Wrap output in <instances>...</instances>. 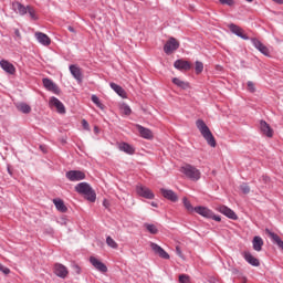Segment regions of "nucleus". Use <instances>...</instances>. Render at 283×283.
Segmentation results:
<instances>
[{"instance_id": "nucleus-1", "label": "nucleus", "mask_w": 283, "mask_h": 283, "mask_svg": "<svg viewBox=\"0 0 283 283\" xmlns=\"http://www.w3.org/2000/svg\"><path fill=\"white\" fill-rule=\"evenodd\" d=\"M197 128L199 129L201 136L205 138L207 144L210 147H216V137H213V133H211V129H209V126L205 123L202 119H197L196 122Z\"/></svg>"}, {"instance_id": "nucleus-2", "label": "nucleus", "mask_w": 283, "mask_h": 283, "mask_svg": "<svg viewBox=\"0 0 283 283\" xmlns=\"http://www.w3.org/2000/svg\"><path fill=\"white\" fill-rule=\"evenodd\" d=\"M75 191L84 196L88 202H96V192L87 182H80L75 186Z\"/></svg>"}, {"instance_id": "nucleus-3", "label": "nucleus", "mask_w": 283, "mask_h": 283, "mask_svg": "<svg viewBox=\"0 0 283 283\" xmlns=\"http://www.w3.org/2000/svg\"><path fill=\"white\" fill-rule=\"evenodd\" d=\"M181 171H182V174H185V176L187 178H189L190 180H193V181H198V179L201 176L198 168H196L195 166H191V165H186V166L181 167Z\"/></svg>"}, {"instance_id": "nucleus-4", "label": "nucleus", "mask_w": 283, "mask_h": 283, "mask_svg": "<svg viewBox=\"0 0 283 283\" xmlns=\"http://www.w3.org/2000/svg\"><path fill=\"white\" fill-rule=\"evenodd\" d=\"M136 192L138 196H140V198H145L146 200H154L156 198L154 191H151V189L143 185L136 186Z\"/></svg>"}, {"instance_id": "nucleus-5", "label": "nucleus", "mask_w": 283, "mask_h": 283, "mask_svg": "<svg viewBox=\"0 0 283 283\" xmlns=\"http://www.w3.org/2000/svg\"><path fill=\"white\" fill-rule=\"evenodd\" d=\"M178 48H180V43L176 41V38H170L164 45V52L169 56L174 54Z\"/></svg>"}, {"instance_id": "nucleus-6", "label": "nucleus", "mask_w": 283, "mask_h": 283, "mask_svg": "<svg viewBox=\"0 0 283 283\" xmlns=\"http://www.w3.org/2000/svg\"><path fill=\"white\" fill-rule=\"evenodd\" d=\"M65 176L70 182H78L81 180H85V172L81 170H69L66 171Z\"/></svg>"}, {"instance_id": "nucleus-7", "label": "nucleus", "mask_w": 283, "mask_h": 283, "mask_svg": "<svg viewBox=\"0 0 283 283\" xmlns=\"http://www.w3.org/2000/svg\"><path fill=\"white\" fill-rule=\"evenodd\" d=\"M53 272L57 277H61L62 280H65L69 275L67 268L61 263H55L53 268Z\"/></svg>"}, {"instance_id": "nucleus-8", "label": "nucleus", "mask_w": 283, "mask_h": 283, "mask_svg": "<svg viewBox=\"0 0 283 283\" xmlns=\"http://www.w3.org/2000/svg\"><path fill=\"white\" fill-rule=\"evenodd\" d=\"M42 83L45 90H48V92H53V94H59L61 92V88H59V86L48 77H44L42 80Z\"/></svg>"}, {"instance_id": "nucleus-9", "label": "nucleus", "mask_w": 283, "mask_h": 283, "mask_svg": "<svg viewBox=\"0 0 283 283\" xmlns=\"http://www.w3.org/2000/svg\"><path fill=\"white\" fill-rule=\"evenodd\" d=\"M217 211H219V213H222L223 216H226V218H229L230 220H238V214H235V211L227 206H220L219 208H217Z\"/></svg>"}, {"instance_id": "nucleus-10", "label": "nucleus", "mask_w": 283, "mask_h": 283, "mask_svg": "<svg viewBox=\"0 0 283 283\" xmlns=\"http://www.w3.org/2000/svg\"><path fill=\"white\" fill-rule=\"evenodd\" d=\"M228 28L230 32H232V34H235L240 39H243V41H249V38L247 36V34H244V32L242 31V28L238 27V24L230 23Z\"/></svg>"}, {"instance_id": "nucleus-11", "label": "nucleus", "mask_w": 283, "mask_h": 283, "mask_svg": "<svg viewBox=\"0 0 283 283\" xmlns=\"http://www.w3.org/2000/svg\"><path fill=\"white\" fill-rule=\"evenodd\" d=\"M69 70L77 83H83V73L81 72V67L75 64H71Z\"/></svg>"}, {"instance_id": "nucleus-12", "label": "nucleus", "mask_w": 283, "mask_h": 283, "mask_svg": "<svg viewBox=\"0 0 283 283\" xmlns=\"http://www.w3.org/2000/svg\"><path fill=\"white\" fill-rule=\"evenodd\" d=\"M150 249H153L154 253L159 255V258H163V260H169V253H167V251H165V249H163L157 243L151 242Z\"/></svg>"}, {"instance_id": "nucleus-13", "label": "nucleus", "mask_w": 283, "mask_h": 283, "mask_svg": "<svg viewBox=\"0 0 283 283\" xmlns=\"http://www.w3.org/2000/svg\"><path fill=\"white\" fill-rule=\"evenodd\" d=\"M136 129L139 132L142 138H145L146 140H151V138H154V133H151V129L145 128L140 124H136Z\"/></svg>"}, {"instance_id": "nucleus-14", "label": "nucleus", "mask_w": 283, "mask_h": 283, "mask_svg": "<svg viewBox=\"0 0 283 283\" xmlns=\"http://www.w3.org/2000/svg\"><path fill=\"white\" fill-rule=\"evenodd\" d=\"M160 193L166 200H170V202H178V195L174 192L171 189H160Z\"/></svg>"}, {"instance_id": "nucleus-15", "label": "nucleus", "mask_w": 283, "mask_h": 283, "mask_svg": "<svg viewBox=\"0 0 283 283\" xmlns=\"http://www.w3.org/2000/svg\"><path fill=\"white\" fill-rule=\"evenodd\" d=\"M90 262H91L92 266H94V269H96L101 273H107V265H105V263L101 262L95 256H91Z\"/></svg>"}, {"instance_id": "nucleus-16", "label": "nucleus", "mask_w": 283, "mask_h": 283, "mask_svg": "<svg viewBox=\"0 0 283 283\" xmlns=\"http://www.w3.org/2000/svg\"><path fill=\"white\" fill-rule=\"evenodd\" d=\"M260 130L268 138H273V128L265 120L260 122Z\"/></svg>"}, {"instance_id": "nucleus-17", "label": "nucleus", "mask_w": 283, "mask_h": 283, "mask_svg": "<svg viewBox=\"0 0 283 283\" xmlns=\"http://www.w3.org/2000/svg\"><path fill=\"white\" fill-rule=\"evenodd\" d=\"M252 45L261 52V54H264V56H269V48L264 45L260 40L253 38L252 40Z\"/></svg>"}, {"instance_id": "nucleus-18", "label": "nucleus", "mask_w": 283, "mask_h": 283, "mask_svg": "<svg viewBox=\"0 0 283 283\" xmlns=\"http://www.w3.org/2000/svg\"><path fill=\"white\" fill-rule=\"evenodd\" d=\"M118 149L119 151H124V154H128V156H134L136 154V148L125 142L118 144Z\"/></svg>"}, {"instance_id": "nucleus-19", "label": "nucleus", "mask_w": 283, "mask_h": 283, "mask_svg": "<svg viewBox=\"0 0 283 283\" xmlns=\"http://www.w3.org/2000/svg\"><path fill=\"white\" fill-rule=\"evenodd\" d=\"M0 67H2V70L7 72V74H14L17 72V67H14V64L10 63L8 60H1Z\"/></svg>"}, {"instance_id": "nucleus-20", "label": "nucleus", "mask_w": 283, "mask_h": 283, "mask_svg": "<svg viewBox=\"0 0 283 283\" xmlns=\"http://www.w3.org/2000/svg\"><path fill=\"white\" fill-rule=\"evenodd\" d=\"M174 67H176V70H184L185 72H189V70H191V63L185 60H176Z\"/></svg>"}, {"instance_id": "nucleus-21", "label": "nucleus", "mask_w": 283, "mask_h": 283, "mask_svg": "<svg viewBox=\"0 0 283 283\" xmlns=\"http://www.w3.org/2000/svg\"><path fill=\"white\" fill-rule=\"evenodd\" d=\"M195 212L198 213L199 216H202V218L210 219L213 216V211L202 206L195 207Z\"/></svg>"}, {"instance_id": "nucleus-22", "label": "nucleus", "mask_w": 283, "mask_h": 283, "mask_svg": "<svg viewBox=\"0 0 283 283\" xmlns=\"http://www.w3.org/2000/svg\"><path fill=\"white\" fill-rule=\"evenodd\" d=\"M35 39L36 41H39L41 43V45H50V43H52V40L50 39V36H48V34L43 33V32H36L35 33Z\"/></svg>"}, {"instance_id": "nucleus-23", "label": "nucleus", "mask_w": 283, "mask_h": 283, "mask_svg": "<svg viewBox=\"0 0 283 283\" xmlns=\"http://www.w3.org/2000/svg\"><path fill=\"white\" fill-rule=\"evenodd\" d=\"M50 104L53 105V107H56L59 114H65V105H63L59 98L52 97Z\"/></svg>"}, {"instance_id": "nucleus-24", "label": "nucleus", "mask_w": 283, "mask_h": 283, "mask_svg": "<svg viewBox=\"0 0 283 283\" xmlns=\"http://www.w3.org/2000/svg\"><path fill=\"white\" fill-rule=\"evenodd\" d=\"M243 258L248 264H251V266H259L260 260H258L251 252H244Z\"/></svg>"}, {"instance_id": "nucleus-25", "label": "nucleus", "mask_w": 283, "mask_h": 283, "mask_svg": "<svg viewBox=\"0 0 283 283\" xmlns=\"http://www.w3.org/2000/svg\"><path fill=\"white\" fill-rule=\"evenodd\" d=\"M109 85H111V88L114 90L116 94H118V96H120L122 98H127V92H125L124 87H122L120 85L114 82H112Z\"/></svg>"}, {"instance_id": "nucleus-26", "label": "nucleus", "mask_w": 283, "mask_h": 283, "mask_svg": "<svg viewBox=\"0 0 283 283\" xmlns=\"http://www.w3.org/2000/svg\"><path fill=\"white\" fill-rule=\"evenodd\" d=\"M53 205L61 213H67V206H65V202L62 199H53Z\"/></svg>"}, {"instance_id": "nucleus-27", "label": "nucleus", "mask_w": 283, "mask_h": 283, "mask_svg": "<svg viewBox=\"0 0 283 283\" xmlns=\"http://www.w3.org/2000/svg\"><path fill=\"white\" fill-rule=\"evenodd\" d=\"M13 10H15V12L20 13L21 17H23L28 13V7L23 6L21 2H14Z\"/></svg>"}, {"instance_id": "nucleus-28", "label": "nucleus", "mask_w": 283, "mask_h": 283, "mask_svg": "<svg viewBox=\"0 0 283 283\" xmlns=\"http://www.w3.org/2000/svg\"><path fill=\"white\" fill-rule=\"evenodd\" d=\"M254 251H262V247H264V241L261 237H254L252 240Z\"/></svg>"}, {"instance_id": "nucleus-29", "label": "nucleus", "mask_w": 283, "mask_h": 283, "mask_svg": "<svg viewBox=\"0 0 283 283\" xmlns=\"http://www.w3.org/2000/svg\"><path fill=\"white\" fill-rule=\"evenodd\" d=\"M172 83L180 87L181 90H189V82H185L178 77L172 78Z\"/></svg>"}, {"instance_id": "nucleus-30", "label": "nucleus", "mask_w": 283, "mask_h": 283, "mask_svg": "<svg viewBox=\"0 0 283 283\" xmlns=\"http://www.w3.org/2000/svg\"><path fill=\"white\" fill-rule=\"evenodd\" d=\"M18 112H21L22 114H30L32 112V107L28 105L27 103H20L17 105Z\"/></svg>"}, {"instance_id": "nucleus-31", "label": "nucleus", "mask_w": 283, "mask_h": 283, "mask_svg": "<svg viewBox=\"0 0 283 283\" xmlns=\"http://www.w3.org/2000/svg\"><path fill=\"white\" fill-rule=\"evenodd\" d=\"M144 227L148 233H151V235H156V233H158V228L154 223H144Z\"/></svg>"}, {"instance_id": "nucleus-32", "label": "nucleus", "mask_w": 283, "mask_h": 283, "mask_svg": "<svg viewBox=\"0 0 283 283\" xmlns=\"http://www.w3.org/2000/svg\"><path fill=\"white\" fill-rule=\"evenodd\" d=\"M27 14H29L32 21H39V15L36 14V10H34L31 6H28Z\"/></svg>"}, {"instance_id": "nucleus-33", "label": "nucleus", "mask_w": 283, "mask_h": 283, "mask_svg": "<svg viewBox=\"0 0 283 283\" xmlns=\"http://www.w3.org/2000/svg\"><path fill=\"white\" fill-rule=\"evenodd\" d=\"M182 202H184L185 209H187L189 213H193V211H196V208H193V206L191 205L189 199H187V197H184Z\"/></svg>"}, {"instance_id": "nucleus-34", "label": "nucleus", "mask_w": 283, "mask_h": 283, "mask_svg": "<svg viewBox=\"0 0 283 283\" xmlns=\"http://www.w3.org/2000/svg\"><path fill=\"white\" fill-rule=\"evenodd\" d=\"M91 101H92V103H94L97 107H99V109H105V105H103V103H101V99L98 98V96L92 95Z\"/></svg>"}, {"instance_id": "nucleus-35", "label": "nucleus", "mask_w": 283, "mask_h": 283, "mask_svg": "<svg viewBox=\"0 0 283 283\" xmlns=\"http://www.w3.org/2000/svg\"><path fill=\"white\" fill-rule=\"evenodd\" d=\"M195 72L196 74H202L203 70H205V64L200 61H196V64H195Z\"/></svg>"}, {"instance_id": "nucleus-36", "label": "nucleus", "mask_w": 283, "mask_h": 283, "mask_svg": "<svg viewBox=\"0 0 283 283\" xmlns=\"http://www.w3.org/2000/svg\"><path fill=\"white\" fill-rule=\"evenodd\" d=\"M106 244L111 247V249H118V243L112 239V237L106 238Z\"/></svg>"}, {"instance_id": "nucleus-37", "label": "nucleus", "mask_w": 283, "mask_h": 283, "mask_svg": "<svg viewBox=\"0 0 283 283\" xmlns=\"http://www.w3.org/2000/svg\"><path fill=\"white\" fill-rule=\"evenodd\" d=\"M120 109L125 116H129L132 114V107H129L127 104H123Z\"/></svg>"}, {"instance_id": "nucleus-38", "label": "nucleus", "mask_w": 283, "mask_h": 283, "mask_svg": "<svg viewBox=\"0 0 283 283\" xmlns=\"http://www.w3.org/2000/svg\"><path fill=\"white\" fill-rule=\"evenodd\" d=\"M240 189H241L242 193H245V195L251 191V188H250L249 185H247V184H242V185L240 186Z\"/></svg>"}, {"instance_id": "nucleus-39", "label": "nucleus", "mask_w": 283, "mask_h": 283, "mask_svg": "<svg viewBox=\"0 0 283 283\" xmlns=\"http://www.w3.org/2000/svg\"><path fill=\"white\" fill-rule=\"evenodd\" d=\"M179 282L180 283H190L189 276L187 274L179 275Z\"/></svg>"}, {"instance_id": "nucleus-40", "label": "nucleus", "mask_w": 283, "mask_h": 283, "mask_svg": "<svg viewBox=\"0 0 283 283\" xmlns=\"http://www.w3.org/2000/svg\"><path fill=\"white\" fill-rule=\"evenodd\" d=\"M221 6H233L235 2L233 0H219Z\"/></svg>"}, {"instance_id": "nucleus-41", "label": "nucleus", "mask_w": 283, "mask_h": 283, "mask_svg": "<svg viewBox=\"0 0 283 283\" xmlns=\"http://www.w3.org/2000/svg\"><path fill=\"white\" fill-rule=\"evenodd\" d=\"M210 220H214L216 222H221L222 218L212 212V216L210 217Z\"/></svg>"}, {"instance_id": "nucleus-42", "label": "nucleus", "mask_w": 283, "mask_h": 283, "mask_svg": "<svg viewBox=\"0 0 283 283\" xmlns=\"http://www.w3.org/2000/svg\"><path fill=\"white\" fill-rule=\"evenodd\" d=\"M0 271L3 272L4 275H10V270L2 264H0Z\"/></svg>"}, {"instance_id": "nucleus-43", "label": "nucleus", "mask_w": 283, "mask_h": 283, "mask_svg": "<svg viewBox=\"0 0 283 283\" xmlns=\"http://www.w3.org/2000/svg\"><path fill=\"white\" fill-rule=\"evenodd\" d=\"M248 90L249 92H255V85L253 84V82L249 81L248 82Z\"/></svg>"}, {"instance_id": "nucleus-44", "label": "nucleus", "mask_w": 283, "mask_h": 283, "mask_svg": "<svg viewBox=\"0 0 283 283\" xmlns=\"http://www.w3.org/2000/svg\"><path fill=\"white\" fill-rule=\"evenodd\" d=\"M72 268L77 275H81V266H78V264H73Z\"/></svg>"}, {"instance_id": "nucleus-45", "label": "nucleus", "mask_w": 283, "mask_h": 283, "mask_svg": "<svg viewBox=\"0 0 283 283\" xmlns=\"http://www.w3.org/2000/svg\"><path fill=\"white\" fill-rule=\"evenodd\" d=\"M103 207L106 208V209H109V207H111L109 200L104 199L103 200Z\"/></svg>"}, {"instance_id": "nucleus-46", "label": "nucleus", "mask_w": 283, "mask_h": 283, "mask_svg": "<svg viewBox=\"0 0 283 283\" xmlns=\"http://www.w3.org/2000/svg\"><path fill=\"white\" fill-rule=\"evenodd\" d=\"M82 127H84V129H90V123H87L85 119H83Z\"/></svg>"}, {"instance_id": "nucleus-47", "label": "nucleus", "mask_w": 283, "mask_h": 283, "mask_svg": "<svg viewBox=\"0 0 283 283\" xmlns=\"http://www.w3.org/2000/svg\"><path fill=\"white\" fill-rule=\"evenodd\" d=\"M67 30H69V32H72L73 34L76 33V30H75L74 27H72V25H69V27H67Z\"/></svg>"}, {"instance_id": "nucleus-48", "label": "nucleus", "mask_w": 283, "mask_h": 283, "mask_svg": "<svg viewBox=\"0 0 283 283\" xmlns=\"http://www.w3.org/2000/svg\"><path fill=\"white\" fill-rule=\"evenodd\" d=\"M272 1H274V3H279L280 6H282L283 3V0H272Z\"/></svg>"}, {"instance_id": "nucleus-49", "label": "nucleus", "mask_w": 283, "mask_h": 283, "mask_svg": "<svg viewBox=\"0 0 283 283\" xmlns=\"http://www.w3.org/2000/svg\"><path fill=\"white\" fill-rule=\"evenodd\" d=\"M7 171H8L9 176H12V169H10V166H8Z\"/></svg>"}, {"instance_id": "nucleus-50", "label": "nucleus", "mask_w": 283, "mask_h": 283, "mask_svg": "<svg viewBox=\"0 0 283 283\" xmlns=\"http://www.w3.org/2000/svg\"><path fill=\"white\" fill-rule=\"evenodd\" d=\"M176 251H177L178 255L182 254V252H180V248H176Z\"/></svg>"}, {"instance_id": "nucleus-51", "label": "nucleus", "mask_w": 283, "mask_h": 283, "mask_svg": "<svg viewBox=\"0 0 283 283\" xmlns=\"http://www.w3.org/2000/svg\"><path fill=\"white\" fill-rule=\"evenodd\" d=\"M94 132H95V134H98V126L94 127Z\"/></svg>"}, {"instance_id": "nucleus-52", "label": "nucleus", "mask_w": 283, "mask_h": 283, "mask_svg": "<svg viewBox=\"0 0 283 283\" xmlns=\"http://www.w3.org/2000/svg\"><path fill=\"white\" fill-rule=\"evenodd\" d=\"M150 205H151V207H158V203H156V202H150Z\"/></svg>"}, {"instance_id": "nucleus-53", "label": "nucleus", "mask_w": 283, "mask_h": 283, "mask_svg": "<svg viewBox=\"0 0 283 283\" xmlns=\"http://www.w3.org/2000/svg\"><path fill=\"white\" fill-rule=\"evenodd\" d=\"M245 1H248V3H253V0H245Z\"/></svg>"}, {"instance_id": "nucleus-54", "label": "nucleus", "mask_w": 283, "mask_h": 283, "mask_svg": "<svg viewBox=\"0 0 283 283\" xmlns=\"http://www.w3.org/2000/svg\"><path fill=\"white\" fill-rule=\"evenodd\" d=\"M40 149H42V151H45L44 148H43V146H40Z\"/></svg>"}, {"instance_id": "nucleus-55", "label": "nucleus", "mask_w": 283, "mask_h": 283, "mask_svg": "<svg viewBox=\"0 0 283 283\" xmlns=\"http://www.w3.org/2000/svg\"><path fill=\"white\" fill-rule=\"evenodd\" d=\"M15 34H19V30L15 31Z\"/></svg>"}]
</instances>
